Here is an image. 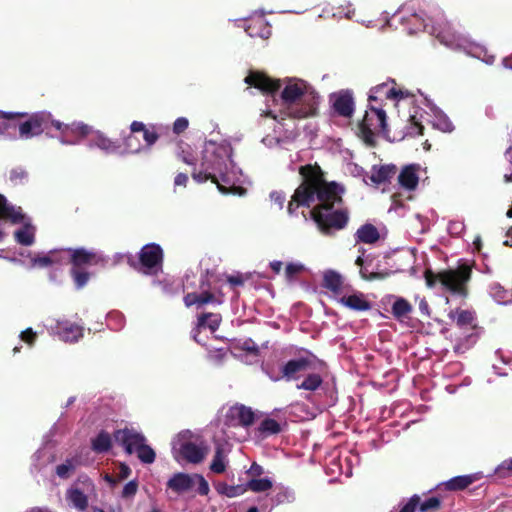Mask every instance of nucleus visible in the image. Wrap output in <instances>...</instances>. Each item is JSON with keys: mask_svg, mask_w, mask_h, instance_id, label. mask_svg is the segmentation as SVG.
<instances>
[{"mask_svg": "<svg viewBox=\"0 0 512 512\" xmlns=\"http://www.w3.org/2000/svg\"><path fill=\"white\" fill-rule=\"evenodd\" d=\"M187 183H188V176H187V174H185V173H178L175 176V179H174L175 186L186 187Z\"/></svg>", "mask_w": 512, "mask_h": 512, "instance_id": "obj_62", "label": "nucleus"}, {"mask_svg": "<svg viewBox=\"0 0 512 512\" xmlns=\"http://www.w3.org/2000/svg\"><path fill=\"white\" fill-rule=\"evenodd\" d=\"M20 338L22 341L31 346L35 343L37 334L33 331L32 328H27L26 330L21 332Z\"/></svg>", "mask_w": 512, "mask_h": 512, "instance_id": "obj_53", "label": "nucleus"}, {"mask_svg": "<svg viewBox=\"0 0 512 512\" xmlns=\"http://www.w3.org/2000/svg\"><path fill=\"white\" fill-rule=\"evenodd\" d=\"M163 257L164 253L161 246L156 243H149L141 248L138 261L130 256L127 262L135 270L145 274H156L162 268Z\"/></svg>", "mask_w": 512, "mask_h": 512, "instance_id": "obj_8", "label": "nucleus"}, {"mask_svg": "<svg viewBox=\"0 0 512 512\" xmlns=\"http://www.w3.org/2000/svg\"><path fill=\"white\" fill-rule=\"evenodd\" d=\"M27 116H28V114L24 113V112L12 113V112L0 111V117L2 119H6V120H12V119H15V118H24V117H27Z\"/></svg>", "mask_w": 512, "mask_h": 512, "instance_id": "obj_60", "label": "nucleus"}, {"mask_svg": "<svg viewBox=\"0 0 512 512\" xmlns=\"http://www.w3.org/2000/svg\"><path fill=\"white\" fill-rule=\"evenodd\" d=\"M313 370V362L307 357L288 360L281 368V378L286 381L299 380L308 371Z\"/></svg>", "mask_w": 512, "mask_h": 512, "instance_id": "obj_13", "label": "nucleus"}, {"mask_svg": "<svg viewBox=\"0 0 512 512\" xmlns=\"http://www.w3.org/2000/svg\"><path fill=\"white\" fill-rule=\"evenodd\" d=\"M303 270L304 266L302 264L288 263L285 268L286 279L289 281L293 280Z\"/></svg>", "mask_w": 512, "mask_h": 512, "instance_id": "obj_47", "label": "nucleus"}, {"mask_svg": "<svg viewBox=\"0 0 512 512\" xmlns=\"http://www.w3.org/2000/svg\"><path fill=\"white\" fill-rule=\"evenodd\" d=\"M420 505V496L415 494L409 498L407 503L400 509L399 512H415Z\"/></svg>", "mask_w": 512, "mask_h": 512, "instance_id": "obj_50", "label": "nucleus"}, {"mask_svg": "<svg viewBox=\"0 0 512 512\" xmlns=\"http://www.w3.org/2000/svg\"><path fill=\"white\" fill-rule=\"evenodd\" d=\"M9 178L15 185L23 184L28 178V173L23 168L17 167L11 170Z\"/></svg>", "mask_w": 512, "mask_h": 512, "instance_id": "obj_45", "label": "nucleus"}, {"mask_svg": "<svg viewBox=\"0 0 512 512\" xmlns=\"http://www.w3.org/2000/svg\"><path fill=\"white\" fill-rule=\"evenodd\" d=\"M222 321V317L219 313H203L198 316L197 319V327L201 328H209L212 332L218 330Z\"/></svg>", "mask_w": 512, "mask_h": 512, "instance_id": "obj_31", "label": "nucleus"}, {"mask_svg": "<svg viewBox=\"0 0 512 512\" xmlns=\"http://www.w3.org/2000/svg\"><path fill=\"white\" fill-rule=\"evenodd\" d=\"M249 472L254 476H260L263 473V468L257 463H253L250 467Z\"/></svg>", "mask_w": 512, "mask_h": 512, "instance_id": "obj_64", "label": "nucleus"}, {"mask_svg": "<svg viewBox=\"0 0 512 512\" xmlns=\"http://www.w3.org/2000/svg\"><path fill=\"white\" fill-rule=\"evenodd\" d=\"M67 259L71 264L70 275L77 289H82L89 281V266L97 265L101 258L93 251L85 248L67 249Z\"/></svg>", "mask_w": 512, "mask_h": 512, "instance_id": "obj_5", "label": "nucleus"}, {"mask_svg": "<svg viewBox=\"0 0 512 512\" xmlns=\"http://www.w3.org/2000/svg\"><path fill=\"white\" fill-rule=\"evenodd\" d=\"M176 157L187 165L196 166V157L194 156L192 147L183 140L177 141Z\"/></svg>", "mask_w": 512, "mask_h": 512, "instance_id": "obj_33", "label": "nucleus"}, {"mask_svg": "<svg viewBox=\"0 0 512 512\" xmlns=\"http://www.w3.org/2000/svg\"><path fill=\"white\" fill-rule=\"evenodd\" d=\"M311 217L325 235H330L333 230L345 228L349 220L348 211L343 209L320 212L319 209H312Z\"/></svg>", "mask_w": 512, "mask_h": 512, "instance_id": "obj_9", "label": "nucleus"}, {"mask_svg": "<svg viewBox=\"0 0 512 512\" xmlns=\"http://www.w3.org/2000/svg\"><path fill=\"white\" fill-rule=\"evenodd\" d=\"M359 131L363 141L371 147L376 145V134H386L387 129V115L383 105L368 104V109L362 121L359 123Z\"/></svg>", "mask_w": 512, "mask_h": 512, "instance_id": "obj_4", "label": "nucleus"}, {"mask_svg": "<svg viewBox=\"0 0 512 512\" xmlns=\"http://www.w3.org/2000/svg\"><path fill=\"white\" fill-rule=\"evenodd\" d=\"M505 471L512 473V458L504 460L496 469V472L502 477L506 476Z\"/></svg>", "mask_w": 512, "mask_h": 512, "instance_id": "obj_56", "label": "nucleus"}, {"mask_svg": "<svg viewBox=\"0 0 512 512\" xmlns=\"http://www.w3.org/2000/svg\"><path fill=\"white\" fill-rule=\"evenodd\" d=\"M92 449L96 453H104L111 448V436L106 431H101L94 439H92Z\"/></svg>", "mask_w": 512, "mask_h": 512, "instance_id": "obj_36", "label": "nucleus"}, {"mask_svg": "<svg viewBox=\"0 0 512 512\" xmlns=\"http://www.w3.org/2000/svg\"><path fill=\"white\" fill-rule=\"evenodd\" d=\"M245 31L252 38L259 37L262 39H268L271 35V27L262 17L252 19L246 26Z\"/></svg>", "mask_w": 512, "mask_h": 512, "instance_id": "obj_24", "label": "nucleus"}, {"mask_svg": "<svg viewBox=\"0 0 512 512\" xmlns=\"http://www.w3.org/2000/svg\"><path fill=\"white\" fill-rule=\"evenodd\" d=\"M194 485V478L185 473H176L167 482V487L178 494L187 492Z\"/></svg>", "mask_w": 512, "mask_h": 512, "instance_id": "obj_25", "label": "nucleus"}, {"mask_svg": "<svg viewBox=\"0 0 512 512\" xmlns=\"http://www.w3.org/2000/svg\"><path fill=\"white\" fill-rule=\"evenodd\" d=\"M24 215L21 208L18 210L9 205L7 199L0 194V220H7L13 224H19L23 221Z\"/></svg>", "mask_w": 512, "mask_h": 512, "instance_id": "obj_26", "label": "nucleus"}, {"mask_svg": "<svg viewBox=\"0 0 512 512\" xmlns=\"http://www.w3.org/2000/svg\"><path fill=\"white\" fill-rule=\"evenodd\" d=\"M477 480L473 474L461 475L451 478L444 483L445 489L448 491H462Z\"/></svg>", "mask_w": 512, "mask_h": 512, "instance_id": "obj_29", "label": "nucleus"}, {"mask_svg": "<svg viewBox=\"0 0 512 512\" xmlns=\"http://www.w3.org/2000/svg\"><path fill=\"white\" fill-rule=\"evenodd\" d=\"M56 330L59 338L65 342H76L83 337V327L68 321L58 322Z\"/></svg>", "mask_w": 512, "mask_h": 512, "instance_id": "obj_19", "label": "nucleus"}, {"mask_svg": "<svg viewBox=\"0 0 512 512\" xmlns=\"http://www.w3.org/2000/svg\"><path fill=\"white\" fill-rule=\"evenodd\" d=\"M355 237L357 242L373 244L379 240L380 234L373 224L366 223L358 228Z\"/></svg>", "mask_w": 512, "mask_h": 512, "instance_id": "obj_28", "label": "nucleus"}, {"mask_svg": "<svg viewBox=\"0 0 512 512\" xmlns=\"http://www.w3.org/2000/svg\"><path fill=\"white\" fill-rule=\"evenodd\" d=\"M17 243L30 246L34 243V233L30 230L29 226H24L14 233Z\"/></svg>", "mask_w": 512, "mask_h": 512, "instance_id": "obj_43", "label": "nucleus"}, {"mask_svg": "<svg viewBox=\"0 0 512 512\" xmlns=\"http://www.w3.org/2000/svg\"><path fill=\"white\" fill-rule=\"evenodd\" d=\"M53 128V118L51 113L40 111L31 114L28 119L19 125V137L21 139H31L42 133L49 134Z\"/></svg>", "mask_w": 512, "mask_h": 512, "instance_id": "obj_10", "label": "nucleus"}, {"mask_svg": "<svg viewBox=\"0 0 512 512\" xmlns=\"http://www.w3.org/2000/svg\"><path fill=\"white\" fill-rule=\"evenodd\" d=\"M53 128L59 131V140L63 144H78L93 133L91 126L83 122L62 123L53 119Z\"/></svg>", "mask_w": 512, "mask_h": 512, "instance_id": "obj_11", "label": "nucleus"}, {"mask_svg": "<svg viewBox=\"0 0 512 512\" xmlns=\"http://www.w3.org/2000/svg\"><path fill=\"white\" fill-rule=\"evenodd\" d=\"M472 267L467 263H462L455 269L443 270L434 273L431 270L424 272V278L428 287L432 288L437 282H440L447 290L462 297L468 295V283L471 280Z\"/></svg>", "mask_w": 512, "mask_h": 512, "instance_id": "obj_3", "label": "nucleus"}, {"mask_svg": "<svg viewBox=\"0 0 512 512\" xmlns=\"http://www.w3.org/2000/svg\"><path fill=\"white\" fill-rule=\"evenodd\" d=\"M193 478H196L199 482L198 485V493L202 496H205L209 493V485L208 482L205 480V478L202 475L195 474Z\"/></svg>", "mask_w": 512, "mask_h": 512, "instance_id": "obj_55", "label": "nucleus"}, {"mask_svg": "<svg viewBox=\"0 0 512 512\" xmlns=\"http://www.w3.org/2000/svg\"><path fill=\"white\" fill-rule=\"evenodd\" d=\"M397 167L394 164L381 165L372 167L370 180L376 185L390 183L391 179L396 175Z\"/></svg>", "mask_w": 512, "mask_h": 512, "instance_id": "obj_22", "label": "nucleus"}, {"mask_svg": "<svg viewBox=\"0 0 512 512\" xmlns=\"http://www.w3.org/2000/svg\"><path fill=\"white\" fill-rule=\"evenodd\" d=\"M191 176L197 183H204L207 180H210L212 183H215L217 185L218 190L223 194L238 193L239 195H242L245 193V189L243 187L232 186V187L228 188V187L224 186L221 183L222 181L218 177H215L213 174L209 173L208 171H205V169H203L201 167L198 171H196V169H194Z\"/></svg>", "mask_w": 512, "mask_h": 512, "instance_id": "obj_16", "label": "nucleus"}, {"mask_svg": "<svg viewBox=\"0 0 512 512\" xmlns=\"http://www.w3.org/2000/svg\"><path fill=\"white\" fill-rule=\"evenodd\" d=\"M299 174L303 181L297 187V197L302 198L301 203L305 207H311L317 200L318 205L312 209L330 211L335 204L342 202L341 194L344 189L336 182H327L321 167L315 164H306L299 168Z\"/></svg>", "mask_w": 512, "mask_h": 512, "instance_id": "obj_1", "label": "nucleus"}, {"mask_svg": "<svg viewBox=\"0 0 512 512\" xmlns=\"http://www.w3.org/2000/svg\"><path fill=\"white\" fill-rule=\"evenodd\" d=\"M227 158L228 150L225 146L209 141L201 152L200 167L227 183Z\"/></svg>", "mask_w": 512, "mask_h": 512, "instance_id": "obj_7", "label": "nucleus"}, {"mask_svg": "<svg viewBox=\"0 0 512 512\" xmlns=\"http://www.w3.org/2000/svg\"><path fill=\"white\" fill-rule=\"evenodd\" d=\"M58 253L50 252L48 255L37 257L33 260L34 264H38L39 266L46 267L52 264H55V256Z\"/></svg>", "mask_w": 512, "mask_h": 512, "instance_id": "obj_51", "label": "nucleus"}, {"mask_svg": "<svg viewBox=\"0 0 512 512\" xmlns=\"http://www.w3.org/2000/svg\"><path fill=\"white\" fill-rule=\"evenodd\" d=\"M138 486H139L138 481L136 479L129 481L123 487V490L121 492V497L124 499L133 498L138 491Z\"/></svg>", "mask_w": 512, "mask_h": 512, "instance_id": "obj_46", "label": "nucleus"}, {"mask_svg": "<svg viewBox=\"0 0 512 512\" xmlns=\"http://www.w3.org/2000/svg\"><path fill=\"white\" fill-rule=\"evenodd\" d=\"M198 294L197 293H187L184 296V304L187 307H191L192 305H198L199 306V300H198Z\"/></svg>", "mask_w": 512, "mask_h": 512, "instance_id": "obj_59", "label": "nucleus"}, {"mask_svg": "<svg viewBox=\"0 0 512 512\" xmlns=\"http://www.w3.org/2000/svg\"><path fill=\"white\" fill-rule=\"evenodd\" d=\"M227 282L232 286H242L244 278L241 274L227 276Z\"/></svg>", "mask_w": 512, "mask_h": 512, "instance_id": "obj_61", "label": "nucleus"}, {"mask_svg": "<svg viewBox=\"0 0 512 512\" xmlns=\"http://www.w3.org/2000/svg\"><path fill=\"white\" fill-rule=\"evenodd\" d=\"M189 126V121L185 117L177 118L173 123V132L177 135L183 133Z\"/></svg>", "mask_w": 512, "mask_h": 512, "instance_id": "obj_52", "label": "nucleus"}, {"mask_svg": "<svg viewBox=\"0 0 512 512\" xmlns=\"http://www.w3.org/2000/svg\"><path fill=\"white\" fill-rule=\"evenodd\" d=\"M74 470V466L70 460H67L65 463L60 464L56 467V474L63 479H67L70 476V473Z\"/></svg>", "mask_w": 512, "mask_h": 512, "instance_id": "obj_49", "label": "nucleus"}, {"mask_svg": "<svg viewBox=\"0 0 512 512\" xmlns=\"http://www.w3.org/2000/svg\"><path fill=\"white\" fill-rule=\"evenodd\" d=\"M339 302L353 311H368L372 304L362 292H354L348 296H342Z\"/></svg>", "mask_w": 512, "mask_h": 512, "instance_id": "obj_21", "label": "nucleus"}, {"mask_svg": "<svg viewBox=\"0 0 512 512\" xmlns=\"http://www.w3.org/2000/svg\"><path fill=\"white\" fill-rule=\"evenodd\" d=\"M420 512H436L441 508V500L438 497H430L418 505Z\"/></svg>", "mask_w": 512, "mask_h": 512, "instance_id": "obj_44", "label": "nucleus"}, {"mask_svg": "<svg viewBox=\"0 0 512 512\" xmlns=\"http://www.w3.org/2000/svg\"><path fill=\"white\" fill-rule=\"evenodd\" d=\"M198 300H199V306L208 304V303H215V304H221L222 300L220 298H217L212 292L210 291H203L202 293L198 294Z\"/></svg>", "mask_w": 512, "mask_h": 512, "instance_id": "obj_48", "label": "nucleus"}, {"mask_svg": "<svg viewBox=\"0 0 512 512\" xmlns=\"http://www.w3.org/2000/svg\"><path fill=\"white\" fill-rule=\"evenodd\" d=\"M136 140V138L130 134L129 136H127L125 138V145H126V148L130 151V152H139L140 151V145H138L137 147H134L132 142Z\"/></svg>", "mask_w": 512, "mask_h": 512, "instance_id": "obj_63", "label": "nucleus"}, {"mask_svg": "<svg viewBox=\"0 0 512 512\" xmlns=\"http://www.w3.org/2000/svg\"><path fill=\"white\" fill-rule=\"evenodd\" d=\"M66 499L79 511H84L88 507V497L78 488L68 489Z\"/></svg>", "mask_w": 512, "mask_h": 512, "instance_id": "obj_32", "label": "nucleus"}, {"mask_svg": "<svg viewBox=\"0 0 512 512\" xmlns=\"http://www.w3.org/2000/svg\"><path fill=\"white\" fill-rule=\"evenodd\" d=\"M363 258L361 256H358L355 260V264L357 266H360V275L363 279L367 281H373V280H383L387 277H389L392 272L391 271H382V272H370L368 273L365 268H363Z\"/></svg>", "mask_w": 512, "mask_h": 512, "instance_id": "obj_40", "label": "nucleus"}, {"mask_svg": "<svg viewBox=\"0 0 512 512\" xmlns=\"http://www.w3.org/2000/svg\"><path fill=\"white\" fill-rule=\"evenodd\" d=\"M332 107L339 116L350 118L354 113V99L348 90L340 91L331 96Z\"/></svg>", "mask_w": 512, "mask_h": 512, "instance_id": "obj_15", "label": "nucleus"}, {"mask_svg": "<svg viewBox=\"0 0 512 512\" xmlns=\"http://www.w3.org/2000/svg\"><path fill=\"white\" fill-rule=\"evenodd\" d=\"M272 486H273L272 481L269 478H261V479L253 478L247 482V485L245 488H247L253 492L259 493V492H265V491L270 490L272 488Z\"/></svg>", "mask_w": 512, "mask_h": 512, "instance_id": "obj_42", "label": "nucleus"}, {"mask_svg": "<svg viewBox=\"0 0 512 512\" xmlns=\"http://www.w3.org/2000/svg\"><path fill=\"white\" fill-rule=\"evenodd\" d=\"M412 311V305L404 298H398L392 305V314L398 319L406 318Z\"/></svg>", "mask_w": 512, "mask_h": 512, "instance_id": "obj_38", "label": "nucleus"}, {"mask_svg": "<svg viewBox=\"0 0 512 512\" xmlns=\"http://www.w3.org/2000/svg\"><path fill=\"white\" fill-rule=\"evenodd\" d=\"M227 467V458L221 445H217L215 453L210 464V470L216 474H222Z\"/></svg>", "mask_w": 512, "mask_h": 512, "instance_id": "obj_35", "label": "nucleus"}, {"mask_svg": "<svg viewBox=\"0 0 512 512\" xmlns=\"http://www.w3.org/2000/svg\"><path fill=\"white\" fill-rule=\"evenodd\" d=\"M131 472L132 471H131L130 467L127 464L120 463L116 476H117L119 481H122V480L127 479L130 476Z\"/></svg>", "mask_w": 512, "mask_h": 512, "instance_id": "obj_57", "label": "nucleus"}, {"mask_svg": "<svg viewBox=\"0 0 512 512\" xmlns=\"http://www.w3.org/2000/svg\"><path fill=\"white\" fill-rule=\"evenodd\" d=\"M89 147H97L109 154L117 152L120 149L121 145L119 141H114L106 137L103 133L96 132L92 135V137L89 140Z\"/></svg>", "mask_w": 512, "mask_h": 512, "instance_id": "obj_23", "label": "nucleus"}, {"mask_svg": "<svg viewBox=\"0 0 512 512\" xmlns=\"http://www.w3.org/2000/svg\"><path fill=\"white\" fill-rule=\"evenodd\" d=\"M132 133L142 132L143 139L148 148H151L159 139V134L155 126L147 127L143 122L133 121L130 125Z\"/></svg>", "mask_w": 512, "mask_h": 512, "instance_id": "obj_27", "label": "nucleus"}, {"mask_svg": "<svg viewBox=\"0 0 512 512\" xmlns=\"http://www.w3.org/2000/svg\"><path fill=\"white\" fill-rule=\"evenodd\" d=\"M323 383V378L320 374L313 372L312 370L305 373L304 380L296 385L299 390H306L314 392L320 388Z\"/></svg>", "mask_w": 512, "mask_h": 512, "instance_id": "obj_34", "label": "nucleus"}, {"mask_svg": "<svg viewBox=\"0 0 512 512\" xmlns=\"http://www.w3.org/2000/svg\"><path fill=\"white\" fill-rule=\"evenodd\" d=\"M244 81L249 86L259 89L266 94H274L281 87L280 80L272 79L265 73L259 71H251Z\"/></svg>", "mask_w": 512, "mask_h": 512, "instance_id": "obj_14", "label": "nucleus"}, {"mask_svg": "<svg viewBox=\"0 0 512 512\" xmlns=\"http://www.w3.org/2000/svg\"><path fill=\"white\" fill-rule=\"evenodd\" d=\"M391 83L395 85V81L391 80ZM408 94L402 91L401 89H396L394 86H391L388 82L381 83L371 88L370 94L368 97V102H373L376 105L380 103L385 106V100H399L406 97Z\"/></svg>", "mask_w": 512, "mask_h": 512, "instance_id": "obj_12", "label": "nucleus"}, {"mask_svg": "<svg viewBox=\"0 0 512 512\" xmlns=\"http://www.w3.org/2000/svg\"><path fill=\"white\" fill-rule=\"evenodd\" d=\"M301 199L302 198L297 197V189H296L291 200L288 203L287 210H288L289 214H291V215L294 214V212L297 210V208L299 206H305V204L301 203Z\"/></svg>", "mask_w": 512, "mask_h": 512, "instance_id": "obj_54", "label": "nucleus"}, {"mask_svg": "<svg viewBox=\"0 0 512 512\" xmlns=\"http://www.w3.org/2000/svg\"><path fill=\"white\" fill-rule=\"evenodd\" d=\"M215 489L218 492V494L224 495L229 498H233V497L242 495L247 490V488H245L242 485L231 486L225 482H219L215 486Z\"/></svg>", "mask_w": 512, "mask_h": 512, "instance_id": "obj_39", "label": "nucleus"}, {"mask_svg": "<svg viewBox=\"0 0 512 512\" xmlns=\"http://www.w3.org/2000/svg\"><path fill=\"white\" fill-rule=\"evenodd\" d=\"M342 285L343 278L338 272L334 270H328L324 273L322 284L324 288L330 290L334 294H338L341 291Z\"/></svg>", "mask_w": 512, "mask_h": 512, "instance_id": "obj_30", "label": "nucleus"}, {"mask_svg": "<svg viewBox=\"0 0 512 512\" xmlns=\"http://www.w3.org/2000/svg\"><path fill=\"white\" fill-rule=\"evenodd\" d=\"M179 454L185 461L198 464L204 460L207 448L188 441L180 445Z\"/></svg>", "mask_w": 512, "mask_h": 512, "instance_id": "obj_18", "label": "nucleus"}, {"mask_svg": "<svg viewBox=\"0 0 512 512\" xmlns=\"http://www.w3.org/2000/svg\"><path fill=\"white\" fill-rule=\"evenodd\" d=\"M115 441L124 447L127 454L136 453L139 460L145 464H151L155 461L156 454L154 450L145 444L143 434L134 429L124 428L114 432Z\"/></svg>", "mask_w": 512, "mask_h": 512, "instance_id": "obj_6", "label": "nucleus"}, {"mask_svg": "<svg viewBox=\"0 0 512 512\" xmlns=\"http://www.w3.org/2000/svg\"><path fill=\"white\" fill-rule=\"evenodd\" d=\"M271 200L278 205L279 209H282L286 200L285 194L283 192L273 191L270 194Z\"/></svg>", "mask_w": 512, "mask_h": 512, "instance_id": "obj_58", "label": "nucleus"}, {"mask_svg": "<svg viewBox=\"0 0 512 512\" xmlns=\"http://www.w3.org/2000/svg\"><path fill=\"white\" fill-rule=\"evenodd\" d=\"M261 436L267 437L281 432L280 424L272 418H265L258 427Z\"/></svg>", "mask_w": 512, "mask_h": 512, "instance_id": "obj_41", "label": "nucleus"}, {"mask_svg": "<svg viewBox=\"0 0 512 512\" xmlns=\"http://www.w3.org/2000/svg\"><path fill=\"white\" fill-rule=\"evenodd\" d=\"M227 418L236 421L237 425L249 427L254 424L255 413L250 407L243 404H235L227 412Z\"/></svg>", "mask_w": 512, "mask_h": 512, "instance_id": "obj_17", "label": "nucleus"}, {"mask_svg": "<svg viewBox=\"0 0 512 512\" xmlns=\"http://www.w3.org/2000/svg\"><path fill=\"white\" fill-rule=\"evenodd\" d=\"M418 170L419 165L417 164L405 166L398 176L399 185L408 191L415 190L419 183Z\"/></svg>", "mask_w": 512, "mask_h": 512, "instance_id": "obj_20", "label": "nucleus"}, {"mask_svg": "<svg viewBox=\"0 0 512 512\" xmlns=\"http://www.w3.org/2000/svg\"><path fill=\"white\" fill-rule=\"evenodd\" d=\"M448 316L451 319H456V324L459 327L471 325L475 320L474 312L470 310L456 309L455 311H450Z\"/></svg>", "mask_w": 512, "mask_h": 512, "instance_id": "obj_37", "label": "nucleus"}, {"mask_svg": "<svg viewBox=\"0 0 512 512\" xmlns=\"http://www.w3.org/2000/svg\"><path fill=\"white\" fill-rule=\"evenodd\" d=\"M281 113L293 119H305L318 115L320 95L304 80H290L281 91Z\"/></svg>", "mask_w": 512, "mask_h": 512, "instance_id": "obj_2", "label": "nucleus"}]
</instances>
